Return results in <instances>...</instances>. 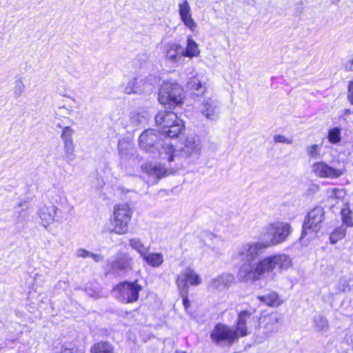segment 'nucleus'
Masks as SVG:
<instances>
[{
	"label": "nucleus",
	"instance_id": "obj_51",
	"mask_svg": "<svg viewBox=\"0 0 353 353\" xmlns=\"http://www.w3.org/2000/svg\"><path fill=\"white\" fill-rule=\"evenodd\" d=\"M175 353H186V352H183V351H176Z\"/></svg>",
	"mask_w": 353,
	"mask_h": 353
},
{
	"label": "nucleus",
	"instance_id": "obj_7",
	"mask_svg": "<svg viewBox=\"0 0 353 353\" xmlns=\"http://www.w3.org/2000/svg\"><path fill=\"white\" fill-rule=\"evenodd\" d=\"M212 341L217 345L230 346L240 338L234 327L217 323L210 333Z\"/></svg>",
	"mask_w": 353,
	"mask_h": 353
},
{
	"label": "nucleus",
	"instance_id": "obj_28",
	"mask_svg": "<svg viewBox=\"0 0 353 353\" xmlns=\"http://www.w3.org/2000/svg\"><path fill=\"white\" fill-rule=\"evenodd\" d=\"M146 263L152 267H159L163 263V257L161 253L148 252L143 256Z\"/></svg>",
	"mask_w": 353,
	"mask_h": 353
},
{
	"label": "nucleus",
	"instance_id": "obj_29",
	"mask_svg": "<svg viewBox=\"0 0 353 353\" xmlns=\"http://www.w3.org/2000/svg\"><path fill=\"white\" fill-rule=\"evenodd\" d=\"M187 87L188 89L198 92L196 94H202L205 92V88L203 87L201 81L195 77H192L189 79L187 83Z\"/></svg>",
	"mask_w": 353,
	"mask_h": 353
},
{
	"label": "nucleus",
	"instance_id": "obj_21",
	"mask_svg": "<svg viewBox=\"0 0 353 353\" xmlns=\"http://www.w3.org/2000/svg\"><path fill=\"white\" fill-rule=\"evenodd\" d=\"M177 115L172 111L162 110L158 112L155 116V122L157 125H161L162 129L168 128V125L173 123L176 121Z\"/></svg>",
	"mask_w": 353,
	"mask_h": 353
},
{
	"label": "nucleus",
	"instance_id": "obj_18",
	"mask_svg": "<svg viewBox=\"0 0 353 353\" xmlns=\"http://www.w3.org/2000/svg\"><path fill=\"white\" fill-rule=\"evenodd\" d=\"M57 208L53 205L50 206L42 205L39 208L37 214L41 219V224L47 228L55 220Z\"/></svg>",
	"mask_w": 353,
	"mask_h": 353
},
{
	"label": "nucleus",
	"instance_id": "obj_38",
	"mask_svg": "<svg viewBox=\"0 0 353 353\" xmlns=\"http://www.w3.org/2000/svg\"><path fill=\"white\" fill-rule=\"evenodd\" d=\"M179 13L180 16L191 14V9L187 0L179 5Z\"/></svg>",
	"mask_w": 353,
	"mask_h": 353
},
{
	"label": "nucleus",
	"instance_id": "obj_37",
	"mask_svg": "<svg viewBox=\"0 0 353 353\" xmlns=\"http://www.w3.org/2000/svg\"><path fill=\"white\" fill-rule=\"evenodd\" d=\"M180 18L184 25L190 30L194 31L196 28L197 25L192 19V14L180 16Z\"/></svg>",
	"mask_w": 353,
	"mask_h": 353
},
{
	"label": "nucleus",
	"instance_id": "obj_9",
	"mask_svg": "<svg viewBox=\"0 0 353 353\" xmlns=\"http://www.w3.org/2000/svg\"><path fill=\"white\" fill-rule=\"evenodd\" d=\"M141 290L142 286L138 283L137 281L123 282L119 284L114 289L117 293V299L125 303L137 301L139 299V292Z\"/></svg>",
	"mask_w": 353,
	"mask_h": 353
},
{
	"label": "nucleus",
	"instance_id": "obj_31",
	"mask_svg": "<svg viewBox=\"0 0 353 353\" xmlns=\"http://www.w3.org/2000/svg\"><path fill=\"white\" fill-rule=\"evenodd\" d=\"M130 246L137 251L141 256L145 255L148 251V248L145 246L139 239L133 238L130 240Z\"/></svg>",
	"mask_w": 353,
	"mask_h": 353
},
{
	"label": "nucleus",
	"instance_id": "obj_20",
	"mask_svg": "<svg viewBox=\"0 0 353 353\" xmlns=\"http://www.w3.org/2000/svg\"><path fill=\"white\" fill-rule=\"evenodd\" d=\"M234 281V278L231 274H222L216 278L212 279L209 283V288L212 290H223L229 288Z\"/></svg>",
	"mask_w": 353,
	"mask_h": 353
},
{
	"label": "nucleus",
	"instance_id": "obj_25",
	"mask_svg": "<svg viewBox=\"0 0 353 353\" xmlns=\"http://www.w3.org/2000/svg\"><path fill=\"white\" fill-rule=\"evenodd\" d=\"M313 325L314 330L322 334L327 333L329 330L327 319L321 315H317L314 317Z\"/></svg>",
	"mask_w": 353,
	"mask_h": 353
},
{
	"label": "nucleus",
	"instance_id": "obj_16",
	"mask_svg": "<svg viewBox=\"0 0 353 353\" xmlns=\"http://www.w3.org/2000/svg\"><path fill=\"white\" fill-rule=\"evenodd\" d=\"M201 112L206 119L216 121L220 113L219 101L212 97L205 98L201 103Z\"/></svg>",
	"mask_w": 353,
	"mask_h": 353
},
{
	"label": "nucleus",
	"instance_id": "obj_2",
	"mask_svg": "<svg viewBox=\"0 0 353 353\" xmlns=\"http://www.w3.org/2000/svg\"><path fill=\"white\" fill-rule=\"evenodd\" d=\"M292 265V261L286 254L267 256L255 263H243L241 265L238 278L241 281H256L262 279L265 274L270 273L278 267L280 270L288 269Z\"/></svg>",
	"mask_w": 353,
	"mask_h": 353
},
{
	"label": "nucleus",
	"instance_id": "obj_40",
	"mask_svg": "<svg viewBox=\"0 0 353 353\" xmlns=\"http://www.w3.org/2000/svg\"><path fill=\"white\" fill-rule=\"evenodd\" d=\"M180 294L183 299V304L185 309L190 306V301L188 299V290L185 289H179Z\"/></svg>",
	"mask_w": 353,
	"mask_h": 353
},
{
	"label": "nucleus",
	"instance_id": "obj_33",
	"mask_svg": "<svg viewBox=\"0 0 353 353\" xmlns=\"http://www.w3.org/2000/svg\"><path fill=\"white\" fill-rule=\"evenodd\" d=\"M327 139L331 143H339L341 140L340 128L337 127L331 128L328 132Z\"/></svg>",
	"mask_w": 353,
	"mask_h": 353
},
{
	"label": "nucleus",
	"instance_id": "obj_42",
	"mask_svg": "<svg viewBox=\"0 0 353 353\" xmlns=\"http://www.w3.org/2000/svg\"><path fill=\"white\" fill-rule=\"evenodd\" d=\"M90 252L83 248H79L76 251V256L79 258H88L90 256Z\"/></svg>",
	"mask_w": 353,
	"mask_h": 353
},
{
	"label": "nucleus",
	"instance_id": "obj_39",
	"mask_svg": "<svg viewBox=\"0 0 353 353\" xmlns=\"http://www.w3.org/2000/svg\"><path fill=\"white\" fill-rule=\"evenodd\" d=\"M306 151L307 154L312 158H316L319 154V147L316 144H314L307 147Z\"/></svg>",
	"mask_w": 353,
	"mask_h": 353
},
{
	"label": "nucleus",
	"instance_id": "obj_1",
	"mask_svg": "<svg viewBox=\"0 0 353 353\" xmlns=\"http://www.w3.org/2000/svg\"><path fill=\"white\" fill-rule=\"evenodd\" d=\"M139 145L153 158L161 161L159 163L142 165L143 170L148 177V183L155 184L158 180L178 170V163L172 165V161L177 157L173 143L168 139H163L161 132L153 129L145 130L139 136Z\"/></svg>",
	"mask_w": 353,
	"mask_h": 353
},
{
	"label": "nucleus",
	"instance_id": "obj_50",
	"mask_svg": "<svg viewBox=\"0 0 353 353\" xmlns=\"http://www.w3.org/2000/svg\"><path fill=\"white\" fill-rule=\"evenodd\" d=\"M121 147V144L119 143V150H120V152H121V154H123V152H122Z\"/></svg>",
	"mask_w": 353,
	"mask_h": 353
},
{
	"label": "nucleus",
	"instance_id": "obj_19",
	"mask_svg": "<svg viewBox=\"0 0 353 353\" xmlns=\"http://www.w3.org/2000/svg\"><path fill=\"white\" fill-rule=\"evenodd\" d=\"M183 121L176 117V121L173 123L168 125V128L165 127L161 130V132L163 139H168L172 143L170 139L177 137L183 130Z\"/></svg>",
	"mask_w": 353,
	"mask_h": 353
},
{
	"label": "nucleus",
	"instance_id": "obj_32",
	"mask_svg": "<svg viewBox=\"0 0 353 353\" xmlns=\"http://www.w3.org/2000/svg\"><path fill=\"white\" fill-rule=\"evenodd\" d=\"M111 345L106 342H100L94 345L92 348V353H113Z\"/></svg>",
	"mask_w": 353,
	"mask_h": 353
},
{
	"label": "nucleus",
	"instance_id": "obj_12",
	"mask_svg": "<svg viewBox=\"0 0 353 353\" xmlns=\"http://www.w3.org/2000/svg\"><path fill=\"white\" fill-rule=\"evenodd\" d=\"M313 172L319 177L327 179H337L345 172L344 166L333 167L325 162H316L312 165Z\"/></svg>",
	"mask_w": 353,
	"mask_h": 353
},
{
	"label": "nucleus",
	"instance_id": "obj_4",
	"mask_svg": "<svg viewBox=\"0 0 353 353\" xmlns=\"http://www.w3.org/2000/svg\"><path fill=\"white\" fill-rule=\"evenodd\" d=\"M183 99V88L177 83L165 81L161 85L159 92V101L170 108L181 104Z\"/></svg>",
	"mask_w": 353,
	"mask_h": 353
},
{
	"label": "nucleus",
	"instance_id": "obj_17",
	"mask_svg": "<svg viewBox=\"0 0 353 353\" xmlns=\"http://www.w3.org/2000/svg\"><path fill=\"white\" fill-rule=\"evenodd\" d=\"M255 310L250 312L248 310H243L238 314V319L234 327L235 330L240 337H244L248 335L247 324L252 319V316Z\"/></svg>",
	"mask_w": 353,
	"mask_h": 353
},
{
	"label": "nucleus",
	"instance_id": "obj_26",
	"mask_svg": "<svg viewBox=\"0 0 353 353\" xmlns=\"http://www.w3.org/2000/svg\"><path fill=\"white\" fill-rule=\"evenodd\" d=\"M199 54L197 43L190 37L187 39V46L185 50H182V55L186 57H194Z\"/></svg>",
	"mask_w": 353,
	"mask_h": 353
},
{
	"label": "nucleus",
	"instance_id": "obj_46",
	"mask_svg": "<svg viewBox=\"0 0 353 353\" xmlns=\"http://www.w3.org/2000/svg\"><path fill=\"white\" fill-rule=\"evenodd\" d=\"M90 258H92L95 262H100L103 260V256L101 254L90 253Z\"/></svg>",
	"mask_w": 353,
	"mask_h": 353
},
{
	"label": "nucleus",
	"instance_id": "obj_14",
	"mask_svg": "<svg viewBox=\"0 0 353 353\" xmlns=\"http://www.w3.org/2000/svg\"><path fill=\"white\" fill-rule=\"evenodd\" d=\"M74 132L72 128L67 126L63 128L61 135L63 143L64 159L68 163L76 159L74 143L72 139Z\"/></svg>",
	"mask_w": 353,
	"mask_h": 353
},
{
	"label": "nucleus",
	"instance_id": "obj_8",
	"mask_svg": "<svg viewBox=\"0 0 353 353\" xmlns=\"http://www.w3.org/2000/svg\"><path fill=\"white\" fill-rule=\"evenodd\" d=\"M267 248L263 242L246 243L236 249V256L244 263H252Z\"/></svg>",
	"mask_w": 353,
	"mask_h": 353
},
{
	"label": "nucleus",
	"instance_id": "obj_22",
	"mask_svg": "<svg viewBox=\"0 0 353 353\" xmlns=\"http://www.w3.org/2000/svg\"><path fill=\"white\" fill-rule=\"evenodd\" d=\"M183 55H182V47L176 43H170L167 47L166 57L172 62H178Z\"/></svg>",
	"mask_w": 353,
	"mask_h": 353
},
{
	"label": "nucleus",
	"instance_id": "obj_24",
	"mask_svg": "<svg viewBox=\"0 0 353 353\" xmlns=\"http://www.w3.org/2000/svg\"><path fill=\"white\" fill-rule=\"evenodd\" d=\"M150 118L151 115L150 113L146 110H143L140 112H132L130 120L134 125L138 127L139 125L146 123Z\"/></svg>",
	"mask_w": 353,
	"mask_h": 353
},
{
	"label": "nucleus",
	"instance_id": "obj_6",
	"mask_svg": "<svg viewBox=\"0 0 353 353\" xmlns=\"http://www.w3.org/2000/svg\"><path fill=\"white\" fill-rule=\"evenodd\" d=\"M324 214V210L321 206L315 207L307 213L302 227L301 241L307 234H311L312 236L320 230L325 219Z\"/></svg>",
	"mask_w": 353,
	"mask_h": 353
},
{
	"label": "nucleus",
	"instance_id": "obj_23",
	"mask_svg": "<svg viewBox=\"0 0 353 353\" xmlns=\"http://www.w3.org/2000/svg\"><path fill=\"white\" fill-rule=\"evenodd\" d=\"M258 299L261 302L271 307H278L282 303L278 294L274 292H270L261 296H259Z\"/></svg>",
	"mask_w": 353,
	"mask_h": 353
},
{
	"label": "nucleus",
	"instance_id": "obj_34",
	"mask_svg": "<svg viewBox=\"0 0 353 353\" xmlns=\"http://www.w3.org/2000/svg\"><path fill=\"white\" fill-rule=\"evenodd\" d=\"M341 219L343 223L347 227L353 226V217L352 216V212L348 208H343L341 211Z\"/></svg>",
	"mask_w": 353,
	"mask_h": 353
},
{
	"label": "nucleus",
	"instance_id": "obj_44",
	"mask_svg": "<svg viewBox=\"0 0 353 353\" xmlns=\"http://www.w3.org/2000/svg\"><path fill=\"white\" fill-rule=\"evenodd\" d=\"M343 67L346 71H353V56L344 63Z\"/></svg>",
	"mask_w": 353,
	"mask_h": 353
},
{
	"label": "nucleus",
	"instance_id": "obj_10",
	"mask_svg": "<svg viewBox=\"0 0 353 353\" xmlns=\"http://www.w3.org/2000/svg\"><path fill=\"white\" fill-rule=\"evenodd\" d=\"M201 145L199 139L196 136L188 137L181 145L178 149L174 148L175 154L177 157L172 161L174 163L178 161L180 159L188 158L190 157H197L201 151Z\"/></svg>",
	"mask_w": 353,
	"mask_h": 353
},
{
	"label": "nucleus",
	"instance_id": "obj_43",
	"mask_svg": "<svg viewBox=\"0 0 353 353\" xmlns=\"http://www.w3.org/2000/svg\"><path fill=\"white\" fill-rule=\"evenodd\" d=\"M347 99L353 105V81H350L348 83Z\"/></svg>",
	"mask_w": 353,
	"mask_h": 353
},
{
	"label": "nucleus",
	"instance_id": "obj_36",
	"mask_svg": "<svg viewBox=\"0 0 353 353\" xmlns=\"http://www.w3.org/2000/svg\"><path fill=\"white\" fill-rule=\"evenodd\" d=\"M28 208V203L26 201L20 202L15 207V214H18V216L24 219L28 217V212L26 209Z\"/></svg>",
	"mask_w": 353,
	"mask_h": 353
},
{
	"label": "nucleus",
	"instance_id": "obj_35",
	"mask_svg": "<svg viewBox=\"0 0 353 353\" xmlns=\"http://www.w3.org/2000/svg\"><path fill=\"white\" fill-rule=\"evenodd\" d=\"M13 95L14 98H19L25 91V85L21 78L14 81L13 87Z\"/></svg>",
	"mask_w": 353,
	"mask_h": 353
},
{
	"label": "nucleus",
	"instance_id": "obj_11",
	"mask_svg": "<svg viewBox=\"0 0 353 353\" xmlns=\"http://www.w3.org/2000/svg\"><path fill=\"white\" fill-rule=\"evenodd\" d=\"M281 321V315L277 312H272L264 315L260 321L262 336L258 338V342L262 343L279 330V324Z\"/></svg>",
	"mask_w": 353,
	"mask_h": 353
},
{
	"label": "nucleus",
	"instance_id": "obj_15",
	"mask_svg": "<svg viewBox=\"0 0 353 353\" xmlns=\"http://www.w3.org/2000/svg\"><path fill=\"white\" fill-rule=\"evenodd\" d=\"M201 283V277L194 271L188 268L183 270L176 277V283L179 289L188 290V283L191 285H199Z\"/></svg>",
	"mask_w": 353,
	"mask_h": 353
},
{
	"label": "nucleus",
	"instance_id": "obj_47",
	"mask_svg": "<svg viewBox=\"0 0 353 353\" xmlns=\"http://www.w3.org/2000/svg\"><path fill=\"white\" fill-rule=\"evenodd\" d=\"M348 285L350 286V292H353V276H348Z\"/></svg>",
	"mask_w": 353,
	"mask_h": 353
},
{
	"label": "nucleus",
	"instance_id": "obj_13",
	"mask_svg": "<svg viewBox=\"0 0 353 353\" xmlns=\"http://www.w3.org/2000/svg\"><path fill=\"white\" fill-rule=\"evenodd\" d=\"M156 77L152 76L144 79L140 77H136L127 84L125 88V92L127 94L149 92L152 90V85L156 83Z\"/></svg>",
	"mask_w": 353,
	"mask_h": 353
},
{
	"label": "nucleus",
	"instance_id": "obj_3",
	"mask_svg": "<svg viewBox=\"0 0 353 353\" xmlns=\"http://www.w3.org/2000/svg\"><path fill=\"white\" fill-rule=\"evenodd\" d=\"M133 210L128 203L115 205L113 210V219L105 231L119 235L125 234L128 232L129 223L131 221Z\"/></svg>",
	"mask_w": 353,
	"mask_h": 353
},
{
	"label": "nucleus",
	"instance_id": "obj_41",
	"mask_svg": "<svg viewBox=\"0 0 353 353\" xmlns=\"http://www.w3.org/2000/svg\"><path fill=\"white\" fill-rule=\"evenodd\" d=\"M274 141L276 143H282L285 144H291L292 143V140L288 138H286L283 135L277 134L274 137Z\"/></svg>",
	"mask_w": 353,
	"mask_h": 353
},
{
	"label": "nucleus",
	"instance_id": "obj_5",
	"mask_svg": "<svg viewBox=\"0 0 353 353\" xmlns=\"http://www.w3.org/2000/svg\"><path fill=\"white\" fill-rule=\"evenodd\" d=\"M264 234L266 239L267 248L283 243L286 241L292 232L289 223L281 221L270 223L265 228Z\"/></svg>",
	"mask_w": 353,
	"mask_h": 353
},
{
	"label": "nucleus",
	"instance_id": "obj_48",
	"mask_svg": "<svg viewBox=\"0 0 353 353\" xmlns=\"http://www.w3.org/2000/svg\"><path fill=\"white\" fill-rule=\"evenodd\" d=\"M340 192V191L339 190H336V189H333L332 190V194H331L330 196H332L333 195L336 196V192Z\"/></svg>",
	"mask_w": 353,
	"mask_h": 353
},
{
	"label": "nucleus",
	"instance_id": "obj_30",
	"mask_svg": "<svg viewBox=\"0 0 353 353\" xmlns=\"http://www.w3.org/2000/svg\"><path fill=\"white\" fill-rule=\"evenodd\" d=\"M346 233V227L343 225L336 228L330 235V240L332 244L336 243L339 240L342 239Z\"/></svg>",
	"mask_w": 353,
	"mask_h": 353
},
{
	"label": "nucleus",
	"instance_id": "obj_49",
	"mask_svg": "<svg viewBox=\"0 0 353 353\" xmlns=\"http://www.w3.org/2000/svg\"><path fill=\"white\" fill-rule=\"evenodd\" d=\"M351 112H351V111H350V110H349V109H345V114H351Z\"/></svg>",
	"mask_w": 353,
	"mask_h": 353
},
{
	"label": "nucleus",
	"instance_id": "obj_45",
	"mask_svg": "<svg viewBox=\"0 0 353 353\" xmlns=\"http://www.w3.org/2000/svg\"><path fill=\"white\" fill-rule=\"evenodd\" d=\"M115 267L120 270L125 269L128 266V263L125 259H121L116 261Z\"/></svg>",
	"mask_w": 353,
	"mask_h": 353
},
{
	"label": "nucleus",
	"instance_id": "obj_27",
	"mask_svg": "<svg viewBox=\"0 0 353 353\" xmlns=\"http://www.w3.org/2000/svg\"><path fill=\"white\" fill-rule=\"evenodd\" d=\"M350 292V286L348 285V276L341 277L337 282L331 292L332 294H339L343 292Z\"/></svg>",
	"mask_w": 353,
	"mask_h": 353
}]
</instances>
